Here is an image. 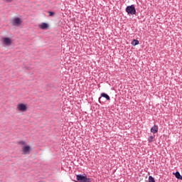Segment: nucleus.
Here are the masks:
<instances>
[{
    "label": "nucleus",
    "mask_w": 182,
    "mask_h": 182,
    "mask_svg": "<svg viewBox=\"0 0 182 182\" xmlns=\"http://www.w3.org/2000/svg\"><path fill=\"white\" fill-rule=\"evenodd\" d=\"M101 97H105V99H107V100H110V97L105 92H102L101 94Z\"/></svg>",
    "instance_id": "9"
},
{
    "label": "nucleus",
    "mask_w": 182,
    "mask_h": 182,
    "mask_svg": "<svg viewBox=\"0 0 182 182\" xmlns=\"http://www.w3.org/2000/svg\"><path fill=\"white\" fill-rule=\"evenodd\" d=\"M48 14L50 16H53L55 15V12H52V11H48Z\"/></svg>",
    "instance_id": "14"
},
{
    "label": "nucleus",
    "mask_w": 182,
    "mask_h": 182,
    "mask_svg": "<svg viewBox=\"0 0 182 182\" xmlns=\"http://www.w3.org/2000/svg\"><path fill=\"white\" fill-rule=\"evenodd\" d=\"M4 1H5V2H9V3L12 2V0H4Z\"/></svg>",
    "instance_id": "15"
},
{
    "label": "nucleus",
    "mask_w": 182,
    "mask_h": 182,
    "mask_svg": "<svg viewBox=\"0 0 182 182\" xmlns=\"http://www.w3.org/2000/svg\"><path fill=\"white\" fill-rule=\"evenodd\" d=\"M126 12L128 15H136V8L134 7V5L127 6Z\"/></svg>",
    "instance_id": "2"
},
{
    "label": "nucleus",
    "mask_w": 182,
    "mask_h": 182,
    "mask_svg": "<svg viewBox=\"0 0 182 182\" xmlns=\"http://www.w3.org/2000/svg\"><path fill=\"white\" fill-rule=\"evenodd\" d=\"M41 29H48V23H43L41 25L39 26Z\"/></svg>",
    "instance_id": "8"
},
{
    "label": "nucleus",
    "mask_w": 182,
    "mask_h": 182,
    "mask_svg": "<svg viewBox=\"0 0 182 182\" xmlns=\"http://www.w3.org/2000/svg\"><path fill=\"white\" fill-rule=\"evenodd\" d=\"M11 23L13 26H21L22 24V20L19 18H15L12 20Z\"/></svg>",
    "instance_id": "3"
},
{
    "label": "nucleus",
    "mask_w": 182,
    "mask_h": 182,
    "mask_svg": "<svg viewBox=\"0 0 182 182\" xmlns=\"http://www.w3.org/2000/svg\"><path fill=\"white\" fill-rule=\"evenodd\" d=\"M139 40L134 39L132 42V46H137V45H139Z\"/></svg>",
    "instance_id": "11"
},
{
    "label": "nucleus",
    "mask_w": 182,
    "mask_h": 182,
    "mask_svg": "<svg viewBox=\"0 0 182 182\" xmlns=\"http://www.w3.org/2000/svg\"><path fill=\"white\" fill-rule=\"evenodd\" d=\"M154 139V136H150L149 138L148 139V141L149 143H151L153 141Z\"/></svg>",
    "instance_id": "12"
},
{
    "label": "nucleus",
    "mask_w": 182,
    "mask_h": 182,
    "mask_svg": "<svg viewBox=\"0 0 182 182\" xmlns=\"http://www.w3.org/2000/svg\"><path fill=\"white\" fill-rule=\"evenodd\" d=\"M17 110H19V112H26V110H28V107H26V105L25 104H18L17 105Z\"/></svg>",
    "instance_id": "4"
},
{
    "label": "nucleus",
    "mask_w": 182,
    "mask_h": 182,
    "mask_svg": "<svg viewBox=\"0 0 182 182\" xmlns=\"http://www.w3.org/2000/svg\"><path fill=\"white\" fill-rule=\"evenodd\" d=\"M19 144H21L22 146H25L26 144V143L23 141H21L18 142Z\"/></svg>",
    "instance_id": "13"
},
{
    "label": "nucleus",
    "mask_w": 182,
    "mask_h": 182,
    "mask_svg": "<svg viewBox=\"0 0 182 182\" xmlns=\"http://www.w3.org/2000/svg\"><path fill=\"white\" fill-rule=\"evenodd\" d=\"M2 41H3V43L4 45H6L7 46H11L12 43V40H11V38H3Z\"/></svg>",
    "instance_id": "5"
},
{
    "label": "nucleus",
    "mask_w": 182,
    "mask_h": 182,
    "mask_svg": "<svg viewBox=\"0 0 182 182\" xmlns=\"http://www.w3.org/2000/svg\"><path fill=\"white\" fill-rule=\"evenodd\" d=\"M159 132V127L157 125H154V127H151V132L153 133L154 134H156Z\"/></svg>",
    "instance_id": "7"
},
{
    "label": "nucleus",
    "mask_w": 182,
    "mask_h": 182,
    "mask_svg": "<svg viewBox=\"0 0 182 182\" xmlns=\"http://www.w3.org/2000/svg\"><path fill=\"white\" fill-rule=\"evenodd\" d=\"M173 174L176 177V178H178V180H182V176L180 174V172L177 171Z\"/></svg>",
    "instance_id": "10"
},
{
    "label": "nucleus",
    "mask_w": 182,
    "mask_h": 182,
    "mask_svg": "<svg viewBox=\"0 0 182 182\" xmlns=\"http://www.w3.org/2000/svg\"><path fill=\"white\" fill-rule=\"evenodd\" d=\"M31 146L28 145L23 146V154H30Z\"/></svg>",
    "instance_id": "6"
},
{
    "label": "nucleus",
    "mask_w": 182,
    "mask_h": 182,
    "mask_svg": "<svg viewBox=\"0 0 182 182\" xmlns=\"http://www.w3.org/2000/svg\"><path fill=\"white\" fill-rule=\"evenodd\" d=\"M100 99H101V97L99 98V102H100Z\"/></svg>",
    "instance_id": "16"
},
{
    "label": "nucleus",
    "mask_w": 182,
    "mask_h": 182,
    "mask_svg": "<svg viewBox=\"0 0 182 182\" xmlns=\"http://www.w3.org/2000/svg\"><path fill=\"white\" fill-rule=\"evenodd\" d=\"M77 180L78 182H92V179L87 178V174H78L77 175Z\"/></svg>",
    "instance_id": "1"
}]
</instances>
